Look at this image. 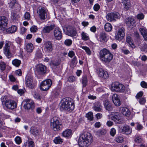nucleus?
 I'll use <instances>...</instances> for the list:
<instances>
[{"label": "nucleus", "mask_w": 147, "mask_h": 147, "mask_svg": "<svg viewBox=\"0 0 147 147\" xmlns=\"http://www.w3.org/2000/svg\"><path fill=\"white\" fill-rule=\"evenodd\" d=\"M141 85L143 88H147V83L144 81H142L141 82Z\"/></svg>", "instance_id": "nucleus-63"}, {"label": "nucleus", "mask_w": 147, "mask_h": 147, "mask_svg": "<svg viewBox=\"0 0 147 147\" xmlns=\"http://www.w3.org/2000/svg\"><path fill=\"white\" fill-rule=\"evenodd\" d=\"M113 103L116 106H119L121 104V102L120 101L119 99L115 100V101L113 102Z\"/></svg>", "instance_id": "nucleus-61"}, {"label": "nucleus", "mask_w": 147, "mask_h": 147, "mask_svg": "<svg viewBox=\"0 0 147 147\" xmlns=\"http://www.w3.org/2000/svg\"><path fill=\"white\" fill-rule=\"evenodd\" d=\"M144 17V14L142 13H139L137 16V18L138 19L142 20L143 19Z\"/></svg>", "instance_id": "nucleus-59"}, {"label": "nucleus", "mask_w": 147, "mask_h": 147, "mask_svg": "<svg viewBox=\"0 0 147 147\" xmlns=\"http://www.w3.org/2000/svg\"><path fill=\"white\" fill-rule=\"evenodd\" d=\"M51 127L55 131H58L63 128L62 123L60 119L57 117H54L50 120Z\"/></svg>", "instance_id": "nucleus-4"}, {"label": "nucleus", "mask_w": 147, "mask_h": 147, "mask_svg": "<svg viewBox=\"0 0 147 147\" xmlns=\"http://www.w3.org/2000/svg\"><path fill=\"white\" fill-rule=\"evenodd\" d=\"M52 84V82L51 80H45L41 83L40 89L43 91H47L49 89Z\"/></svg>", "instance_id": "nucleus-7"}, {"label": "nucleus", "mask_w": 147, "mask_h": 147, "mask_svg": "<svg viewBox=\"0 0 147 147\" xmlns=\"http://www.w3.org/2000/svg\"><path fill=\"white\" fill-rule=\"evenodd\" d=\"M81 48L85 51L88 55H90L91 54V51L89 47L86 46H83L81 47Z\"/></svg>", "instance_id": "nucleus-42"}, {"label": "nucleus", "mask_w": 147, "mask_h": 147, "mask_svg": "<svg viewBox=\"0 0 147 147\" xmlns=\"http://www.w3.org/2000/svg\"><path fill=\"white\" fill-rule=\"evenodd\" d=\"M54 142L56 144H61L63 142V140L60 137H57L55 138Z\"/></svg>", "instance_id": "nucleus-40"}, {"label": "nucleus", "mask_w": 147, "mask_h": 147, "mask_svg": "<svg viewBox=\"0 0 147 147\" xmlns=\"http://www.w3.org/2000/svg\"><path fill=\"white\" fill-rule=\"evenodd\" d=\"M66 34L67 35L71 37L76 35L77 32L74 28L71 26H68L66 27Z\"/></svg>", "instance_id": "nucleus-14"}, {"label": "nucleus", "mask_w": 147, "mask_h": 147, "mask_svg": "<svg viewBox=\"0 0 147 147\" xmlns=\"http://www.w3.org/2000/svg\"><path fill=\"white\" fill-rule=\"evenodd\" d=\"M140 31L143 36L144 39L147 40V30L145 27L141 28L140 29Z\"/></svg>", "instance_id": "nucleus-27"}, {"label": "nucleus", "mask_w": 147, "mask_h": 147, "mask_svg": "<svg viewBox=\"0 0 147 147\" xmlns=\"http://www.w3.org/2000/svg\"><path fill=\"white\" fill-rule=\"evenodd\" d=\"M119 131L121 133L126 134H130L132 131L131 129L129 126L127 125L120 127L119 128Z\"/></svg>", "instance_id": "nucleus-13"}, {"label": "nucleus", "mask_w": 147, "mask_h": 147, "mask_svg": "<svg viewBox=\"0 0 147 147\" xmlns=\"http://www.w3.org/2000/svg\"><path fill=\"white\" fill-rule=\"evenodd\" d=\"M124 8L126 10H128L130 7V3L128 0H124L123 2Z\"/></svg>", "instance_id": "nucleus-35"}, {"label": "nucleus", "mask_w": 147, "mask_h": 147, "mask_svg": "<svg viewBox=\"0 0 147 147\" xmlns=\"http://www.w3.org/2000/svg\"><path fill=\"white\" fill-rule=\"evenodd\" d=\"M125 86L123 84L117 82L112 83L111 89L112 91L116 92H123L125 90Z\"/></svg>", "instance_id": "nucleus-6"}, {"label": "nucleus", "mask_w": 147, "mask_h": 147, "mask_svg": "<svg viewBox=\"0 0 147 147\" xmlns=\"http://www.w3.org/2000/svg\"><path fill=\"white\" fill-rule=\"evenodd\" d=\"M126 42L129 43V45L132 48H134L135 47L132 42V41L131 35H128L126 36Z\"/></svg>", "instance_id": "nucleus-29"}, {"label": "nucleus", "mask_w": 147, "mask_h": 147, "mask_svg": "<svg viewBox=\"0 0 147 147\" xmlns=\"http://www.w3.org/2000/svg\"><path fill=\"white\" fill-rule=\"evenodd\" d=\"M6 67V65L4 62H0V69L2 71L5 70Z\"/></svg>", "instance_id": "nucleus-48"}, {"label": "nucleus", "mask_w": 147, "mask_h": 147, "mask_svg": "<svg viewBox=\"0 0 147 147\" xmlns=\"http://www.w3.org/2000/svg\"><path fill=\"white\" fill-rule=\"evenodd\" d=\"M115 129L114 128H112L110 130V135L112 136H114L116 134Z\"/></svg>", "instance_id": "nucleus-56"}, {"label": "nucleus", "mask_w": 147, "mask_h": 147, "mask_svg": "<svg viewBox=\"0 0 147 147\" xmlns=\"http://www.w3.org/2000/svg\"><path fill=\"white\" fill-rule=\"evenodd\" d=\"M134 140L136 142L139 143L142 142V139L141 136L137 135L135 136Z\"/></svg>", "instance_id": "nucleus-46"}, {"label": "nucleus", "mask_w": 147, "mask_h": 147, "mask_svg": "<svg viewBox=\"0 0 147 147\" xmlns=\"http://www.w3.org/2000/svg\"><path fill=\"white\" fill-rule=\"evenodd\" d=\"M93 137L89 133H85L79 138L78 144L80 147H87L92 142Z\"/></svg>", "instance_id": "nucleus-1"}, {"label": "nucleus", "mask_w": 147, "mask_h": 147, "mask_svg": "<svg viewBox=\"0 0 147 147\" xmlns=\"http://www.w3.org/2000/svg\"><path fill=\"white\" fill-rule=\"evenodd\" d=\"M32 94L35 99L39 100H41L40 96L38 93L36 92L32 91Z\"/></svg>", "instance_id": "nucleus-41"}, {"label": "nucleus", "mask_w": 147, "mask_h": 147, "mask_svg": "<svg viewBox=\"0 0 147 147\" xmlns=\"http://www.w3.org/2000/svg\"><path fill=\"white\" fill-rule=\"evenodd\" d=\"M11 18L13 20L18 19L19 18V15L15 12H12L11 13Z\"/></svg>", "instance_id": "nucleus-45"}, {"label": "nucleus", "mask_w": 147, "mask_h": 147, "mask_svg": "<svg viewBox=\"0 0 147 147\" xmlns=\"http://www.w3.org/2000/svg\"><path fill=\"white\" fill-rule=\"evenodd\" d=\"M15 140L16 143L18 144H20L22 142L21 138L19 136L16 137L15 139Z\"/></svg>", "instance_id": "nucleus-51"}, {"label": "nucleus", "mask_w": 147, "mask_h": 147, "mask_svg": "<svg viewBox=\"0 0 147 147\" xmlns=\"http://www.w3.org/2000/svg\"><path fill=\"white\" fill-rule=\"evenodd\" d=\"M81 37L82 39L84 40H88L89 38L88 35L84 32H82Z\"/></svg>", "instance_id": "nucleus-38"}, {"label": "nucleus", "mask_w": 147, "mask_h": 147, "mask_svg": "<svg viewBox=\"0 0 147 147\" xmlns=\"http://www.w3.org/2000/svg\"><path fill=\"white\" fill-rule=\"evenodd\" d=\"M10 44L8 42L6 43L4 47V53L7 58H9L12 56L11 53L10 51Z\"/></svg>", "instance_id": "nucleus-15"}, {"label": "nucleus", "mask_w": 147, "mask_h": 147, "mask_svg": "<svg viewBox=\"0 0 147 147\" xmlns=\"http://www.w3.org/2000/svg\"><path fill=\"white\" fill-rule=\"evenodd\" d=\"M88 83L87 78L86 76H84L82 78V84L83 87H85L87 85Z\"/></svg>", "instance_id": "nucleus-37"}, {"label": "nucleus", "mask_w": 147, "mask_h": 147, "mask_svg": "<svg viewBox=\"0 0 147 147\" xmlns=\"http://www.w3.org/2000/svg\"><path fill=\"white\" fill-rule=\"evenodd\" d=\"M119 99V98L117 94H115L113 95L112 97V100L113 102Z\"/></svg>", "instance_id": "nucleus-53"}, {"label": "nucleus", "mask_w": 147, "mask_h": 147, "mask_svg": "<svg viewBox=\"0 0 147 147\" xmlns=\"http://www.w3.org/2000/svg\"><path fill=\"white\" fill-rule=\"evenodd\" d=\"M93 110L99 112L101 111L102 106L101 103L100 102H97L94 103L92 107Z\"/></svg>", "instance_id": "nucleus-24"}, {"label": "nucleus", "mask_w": 147, "mask_h": 147, "mask_svg": "<svg viewBox=\"0 0 147 147\" xmlns=\"http://www.w3.org/2000/svg\"><path fill=\"white\" fill-rule=\"evenodd\" d=\"M30 132L34 136H37L39 133V131L38 129L35 127L32 126L30 128Z\"/></svg>", "instance_id": "nucleus-26"}, {"label": "nucleus", "mask_w": 147, "mask_h": 147, "mask_svg": "<svg viewBox=\"0 0 147 147\" xmlns=\"http://www.w3.org/2000/svg\"><path fill=\"white\" fill-rule=\"evenodd\" d=\"M72 100V99L69 97H66L63 99L60 108H61L63 110H65L68 111L73 110L74 109V105Z\"/></svg>", "instance_id": "nucleus-3"}, {"label": "nucleus", "mask_w": 147, "mask_h": 147, "mask_svg": "<svg viewBox=\"0 0 147 147\" xmlns=\"http://www.w3.org/2000/svg\"><path fill=\"white\" fill-rule=\"evenodd\" d=\"M100 40L102 42H106L107 41V35L105 32H101L99 35Z\"/></svg>", "instance_id": "nucleus-25"}, {"label": "nucleus", "mask_w": 147, "mask_h": 147, "mask_svg": "<svg viewBox=\"0 0 147 147\" xmlns=\"http://www.w3.org/2000/svg\"><path fill=\"white\" fill-rule=\"evenodd\" d=\"M25 101L26 103L24 105V107L25 109L28 110L34 108V103L32 100L26 99L25 100Z\"/></svg>", "instance_id": "nucleus-17"}, {"label": "nucleus", "mask_w": 147, "mask_h": 147, "mask_svg": "<svg viewBox=\"0 0 147 147\" xmlns=\"http://www.w3.org/2000/svg\"><path fill=\"white\" fill-rule=\"evenodd\" d=\"M68 55L69 57H70L72 58V57L74 56L75 55L74 52L72 51H70L68 53Z\"/></svg>", "instance_id": "nucleus-64"}, {"label": "nucleus", "mask_w": 147, "mask_h": 147, "mask_svg": "<svg viewBox=\"0 0 147 147\" xmlns=\"http://www.w3.org/2000/svg\"><path fill=\"white\" fill-rule=\"evenodd\" d=\"M37 13L41 19H45L47 13V10L45 8L43 7H39L37 9Z\"/></svg>", "instance_id": "nucleus-11"}, {"label": "nucleus", "mask_w": 147, "mask_h": 147, "mask_svg": "<svg viewBox=\"0 0 147 147\" xmlns=\"http://www.w3.org/2000/svg\"><path fill=\"white\" fill-rule=\"evenodd\" d=\"M106 131L105 129H100L96 132V134L98 136L104 135L106 133Z\"/></svg>", "instance_id": "nucleus-44"}, {"label": "nucleus", "mask_w": 147, "mask_h": 147, "mask_svg": "<svg viewBox=\"0 0 147 147\" xmlns=\"http://www.w3.org/2000/svg\"><path fill=\"white\" fill-rule=\"evenodd\" d=\"M26 86L27 87L33 89L35 86L32 82V77L31 76L28 75L26 77Z\"/></svg>", "instance_id": "nucleus-12"}, {"label": "nucleus", "mask_w": 147, "mask_h": 147, "mask_svg": "<svg viewBox=\"0 0 147 147\" xmlns=\"http://www.w3.org/2000/svg\"><path fill=\"white\" fill-rule=\"evenodd\" d=\"M17 29V28L16 26H12L6 29V32L9 33H13L16 32Z\"/></svg>", "instance_id": "nucleus-32"}, {"label": "nucleus", "mask_w": 147, "mask_h": 147, "mask_svg": "<svg viewBox=\"0 0 147 147\" xmlns=\"http://www.w3.org/2000/svg\"><path fill=\"white\" fill-rule=\"evenodd\" d=\"M31 138L28 139L27 141V143L28 147H34V142L32 140Z\"/></svg>", "instance_id": "nucleus-43"}, {"label": "nucleus", "mask_w": 147, "mask_h": 147, "mask_svg": "<svg viewBox=\"0 0 147 147\" xmlns=\"http://www.w3.org/2000/svg\"><path fill=\"white\" fill-rule=\"evenodd\" d=\"M135 125L136 126L135 128L138 131H140L143 128L142 125L138 122L135 123Z\"/></svg>", "instance_id": "nucleus-47"}, {"label": "nucleus", "mask_w": 147, "mask_h": 147, "mask_svg": "<svg viewBox=\"0 0 147 147\" xmlns=\"http://www.w3.org/2000/svg\"><path fill=\"white\" fill-rule=\"evenodd\" d=\"M125 22L127 26L130 27L134 25L135 21L133 18L129 17L126 19Z\"/></svg>", "instance_id": "nucleus-22"}, {"label": "nucleus", "mask_w": 147, "mask_h": 147, "mask_svg": "<svg viewBox=\"0 0 147 147\" xmlns=\"http://www.w3.org/2000/svg\"><path fill=\"white\" fill-rule=\"evenodd\" d=\"M115 140L118 143H121L123 140V138L122 137L118 136L115 138Z\"/></svg>", "instance_id": "nucleus-49"}, {"label": "nucleus", "mask_w": 147, "mask_h": 147, "mask_svg": "<svg viewBox=\"0 0 147 147\" xmlns=\"http://www.w3.org/2000/svg\"><path fill=\"white\" fill-rule=\"evenodd\" d=\"M53 34L55 38L57 40H61L63 36L62 31L59 27H56L54 29Z\"/></svg>", "instance_id": "nucleus-10"}, {"label": "nucleus", "mask_w": 147, "mask_h": 147, "mask_svg": "<svg viewBox=\"0 0 147 147\" xmlns=\"http://www.w3.org/2000/svg\"><path fill=\"white\" fill-rule=\"evenodd\" d=\"M100 6L98 4H95L94 6V10L96 11H98L100 9Z\"/></svg>", "instance_id": "nucleus-62"}, {"label": "nucleus", "mask_w": 147, "mask_h": 147, "mask_svg": "<svg viewBox=\"0 0 147 147\" xmlns=\"http://www.w3.org/2000/svg\"><path fill=\"white\" fill-rule=\"evenodd\" d=\"M68 81L70 82H74L75 81L76 79V78L74 76H71L69 77L68 79Z\"/></svg>", "instance_id": "nucleus-58"}, {"label": "nucleus", "mask_w": 147, "mask_h": 147, "mask_svg": "<svg viewBox=\"0 0 147 147\" xmlns=\"http://www.w3.org/2000/svg\"><path fill=\"white\" fill-rule=\"evenodd\" d=\"M55 25L51 24L50 26L45 27L43 30V32L44 33H49L55 27Z\"/></svg>", "instance_id": "nucleus-28"}, {"label": "nucleus", "mask_w": 147, "mask_h": 147, "mask_svg": "<svg viewBox=\"0 0 147 147\" xmlns=\"http://www.w3.org/2000/svg\"><path fill=\"white\" fill-rule=\"evenodd\" d=\"M98 74L99 76L104 79H107L109 77V74L106 71H104L102 68H99L98 70Z\"/></svg>", "instance_id": "nucleus-19"}, {"label": "nucleus", "mask_w": 147, "mask_h": 147, "mask_svg": "<svg viewBox=\"0 0 147 147\" xmlns=\"http://www.w3.org/2000/svg\"><path fill=\"white\" fill-rule=\"evenodd\" d=\"M104 105L105 109L108 111H111L112 109L111 103L107 100H105L104 103Z\"/></svg>", "instance_id": "nucleus-30"}, {"label": "nucleus", "mask_w": 147, "mask_h": 147, "mask_svg": "<svg viewBox=\"0 0 147 147\" xmlns=\"http://www.w3.org/2000/svg\"><path fill=\"white\" fill-rule=\"evenodd\" d=\"M119 114L118 113H115L114 115H112L111 117V119L112 120L115 122H117L119 120Z\"/></svg>", "instance_id": "nucleus-33"}, {"label": "nucleus", "mask_w": 147, "mask_h": 147, "mask_svg": "<svg viewBox=\"0 0 147 147\" xmlns=\"http://www.w3.org/2000/svg\"><path fill=\"white\" fill-rule=\"evenodd\" d=\"M24 18L26 20H29L30 18V15L29 13L26 12L24 16Z\"/></svg>", "instance_id": "nucleus-60"}, {"label": "nucleus", "mask_w": 147, "mask_h": 147, "mask_svg": "<svg viewBox=\"0 0 147 147\" xmlns=\"http://www.w3.org/2000/svg\"><path fill=\"white\" fill-rule=\"evenodd\" d=\"M86 117L90 121H92L93 119V113L91 112H89L86 114Z\"/></svg>", "instance_id": "nucleus-39"}, {"label": "nucleus", "mask_w": 147, "mask_h": 147, "mask_svg": "<svg viewBox=\"0 0 147 147\" xmlns=\"http://www.w3.org/2000/svg\"><path fill=\"white\" fill-rule=\"evenodd\" d=\"M21 61L16 59L12 61V63L13 65L16 67H19L21 64Z\"/></svg>", "instance_id": "nucleus-34"}, {"label": "nucleus", "mask_w": 147, "mask_h": 147, "mask_svg": "<svg viewBox=\"0 0 147 147\" xmlns=\"http://www.w3.org/2000/svg\"><path fill=\"white\" fill-rule=\"evenodd\" d=\"M99 58L103 63L109 64L112 60L113 55L110 51L106 49L101 50L99 53Z\"/></svg>", "instance_id": "nucleus-2"}, {"label": "nucleus", "mask_w": 147, "mask_h": 147, "mask_svg": "<svg viewBox=\"0 0 147 147\" xmlns=\"http://www.w3.org/2000/svg\"><path fill=\"white\" fill-rule=\"evenodd\" d=\"M72 131L70 129H66L63 131L62 133V136L66 138H69L72 136Z\"/></svg>", "instance_id": "nucleus-23"}, {"label": "nucleus", "mask_w": 147, "mask_h": 147, "mask_svg": "<svg viewBox=\"0 0 147 147\" xmlns=\"http://www.w3.org/2000/svg\"><path fill=\"white\" fill-rule=\"evenodd\" d=\"M26 51L27 52L30 53L32 52L34 49V47L33 44L31 43H29L27 44L26 46Z\"/></svg>", "instance_id": "nucleus-31"}, {"label": "nucleus", "mask_w": 147, "mask_h": 147, "mask_svg": "<svg viewBox=\"0 0 147 147\" xmlns=\"http://www.w3.org/2000/svg\"><path fill=\"white\" fill-rule=\"evenodd\" d=\"M8 20L7 18L4 16L0 17V30H4L7 27Z\"/></svg>", "instance_id": "nucleus-9"}, {"label": "nucleus", "mask_w": 147, "mask_h": 147, "mask_svg": "<svg viewBox=\"0 0 147 147\" xmlns=\"http://www.w3.org/2000/svg\"><path fill=\"white\" fill-rule=\"evenodd\" d=\"M146 99L144 98H142L139 99V102L140 104L144 105L146 102Z\"/></svg>", "instance_id": "nucleus-50"}, {"label": "nucleus", "mask_w": 147, "mask_h": 147, "mask_svg": "<svg viewBox=\"0 0 147 147\" xmlns=\"http://www.w3.org/2000/svg\"><path fill=\"white\" fill-rule=\"evenodd\" d=\"M112 26L111 24L109 23H106L105 26V30L108 32H110L112 30Z\"/></svg>", "instance_id": "nucleus-36"}, {"label": "nucleus", "mask_w": 147, "mask_h": 147, "mask_svg": "<svg viewBox=\"0 0 147 147\" xmlns=\"http://www.w3.org/2000/svg\"><path fill=\"white\" fill-rule=\"evenodd\" d=\"M1 100L3 105H5L8 109L13 110L17 107V104L15 101L9 100L6 96H2L1 98Z\"/></svg>", "instance_id": "nucleus-5"}, {"label": "nucleus", "mask_w": 147, "mask_h": 147, "mask_svg": "<svg viewBox=\"0 0 147 147\" xmlns=\"http://www.w3.org/2000/svg\"><path fill=\"white\" fill-rule=\"evenodd\" d=\"M119 110L125 116L128 117L131 114V112L126 107H120L119 108Z\"/></svg>", "instance_id": "nucleus-21"}, {"label": "nucleus", "mask_w": 147, "mask_h": 147, "mask_svg": "<svg viewBox=\"0 0 147 147\" xmlns=\"http://www.w3.org/2000/svg\"><path fill=\"white\" fill-rule=\"evenodd\" d=\"M143 95V93L142 92L140 91L136 95V98L137 99H139L141 98Z\"/></svg>", "instance_id": "nucleus-55"}, {"label": "nucleus", "mask_w": 147, "mask_h": 147, "mask_svg": "<svg viewBox=\"0 0 147 147\" xmlns=\"http://www.w3.org/2000/svg\"><path fill=\"white\" fill-rule=\"evenodd\" d=\"M37 27L36 26H33L30 28V30L32 32H34L37 30Z\"/></svg>", "instance_id": "nucleus-57"}, {"label": "nucleus", "mask_w": 147, "mask_h": 147, "mask_svg": "<svg viewBox=\"0 0 147 147\" xmlns=\"http://www.w3.org/2000/svg\"><path fill=\"white\" fill-rule=\"evenodd\" d=\"M16 0H12L10 3L9 4V7L10 8L13 7L14 5L16 3Z\"/></svg>", "instance_id": "nucleus-54"}, {"label": "nucleus", "mask_w": 147, "mask_h": 147, "mask_svg": "<svg viewBox=\"0 0 147 147\" xmlns=\"http://www.w3.org/2000/svg\"><path fill=\"white\" fill-rule=\"evenodd\" d=\"M64 43L66 45L69 46L72 44V41L70 39H68L65 40Z\"/></svg>", "instance_id": "nucleus-52"}, {"label": "nucleus", "mask_w": 147, "mask_h": 147, "mask_svg": "<svg viewBox=\"0 0 147 147\" xmlns=\"http://www.w3.org/2000/svg\"><path fill=\"white\" fill-rule=\"evenodd\" d=\"M45 50L48 52H51L53 50V44L50 41H47L45 42L44 44Z\"/></svg>", "instance_id": "nucleus-16"}, {"label": "nucleus", "mask_w": 147, "mask_h": 147, "mask_svg": "<svg viewBox=\"0 0 147 147\" xmlns=\"http://www.w3.org/2000/svg\"><path fill=\"white\" fill-rule=\"evenodd\" d=\"M125 30L123 28L120 29L117 33V35L115 36V38L118 40H121L123 39L125 35Z\"/></svg>", "instance_id": "nucleus-18"}, {"label": "nucleus", "mask_w": 147, "mask_h": 147, "mask_svg": "<svg viewBox=\"0 0 147 147\" xmlns=\"http://www.w3.org/2000/svg\"><path fill=\"white\" fill-rule=\"evenodd\" d=\"M120 17V15L117 12L109 13L106 16L107 20L110 22L115 21Z\"/></svg>", "instance_id": "nucleus-8"}, {"label": "nucleus", "mask_w": 147, "mask_h": 147, "mask_svg": "<svg viewBox=\"0 0 147 147\" xmlns=\"http://www.w3.org/2000/svg\"><path fill=\"white\" fill-rule=\"evenodd\" d=\"M36 69L37 71L40 74H43L46 71V67L41 64L38 65Z\"/></svg>", "instance_id": "nucleus-20"}]
</instances>
